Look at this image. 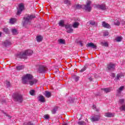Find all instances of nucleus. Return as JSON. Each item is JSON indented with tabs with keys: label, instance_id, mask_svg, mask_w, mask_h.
Masks as SVG:
<instances>
[{
	"label": "nucleus",
	"instance_id": "f257e3e1",
	"mask_svg": "<svg viewBox=\"0 0 125 125\" xmlns=\"http://www.w3.org/2000/svg\"><path fill=\"white\" fill-rule=\"evenodd\" d=\"M33 79V75L29 74H27L25 76H24L22 80V83L24 84H29L30 85H33L35 83H37V80H34V81H31Z\"/></svg>",
	"mask_w": 125,
	"mask_h": 125
},
{
	"label": "nucleus",
	"instance_id": "f03ea898",
	"mask_svg": "<svg viewBox=\"0 0 125 125\" xmlns=\"http://www.w3.org/2000/svg\"><path fill=\"white\" fill-rule=\"evenodd\" d=\"M33 54V50H26L23 53H18L16 55V58H20L21 59H27V56L32 55Z\"/></svg>",
	"mask_w": 125,
	"mask_h": 125
},
{
	"label": "nucleus",
	"instance_id": "7ed1b4c3",
	"mask_svg": "<svg viewBox=\"0 0 125 125\" xmlns=\"http://www.w3.org/2000/svg\"><path fill=\"white\" fill-rule=\"evenodd\" d=\"M36 17L33 15H28L27 17L23 18V21H22V24L24 27H27L31 25V20L34 19Z\"/></svg>",
	"mask_w": 125,
	"mask_h": 125
},
{
	"label": "nucleus",
	"instance_id": "20e7f679",
	"mask_svg": "<svg viewBox=\"0 0 125 125\" xmlns=\"http://www.w3.org/2000/svg\"><path fill=\"white\" fill-rule=\"evenodd\" d=\"M13 97L15 101H17L19 103H22L23 102V96L20 93H16L13 96Z\"/></svg>",
	"mask_w": 125,
	"mask_h": 125
},
{
	"label": "nucleus",
	"instance_id": "39448f33",
	"mask_svg": "<svg viewBox=\"0 0 125 125\" xmlns=\"http://www.w3.org/2000/svg\"><path fill=\"white\" fill-rule=\"evenodd\" d=\"M91 4V1L87 0L86 2V5H83V9L86 11H88V12H90L91 11V6H90Z\"/></svg>",
	"mask_w": 125,
	"mask_h": 125
},
{
	"label": "nucleus",
	"instance_id": "423d86ee",
	"mask_svg": "<svg viewBox=\"0 0 125 125\" xmlns=\"http://www.w3.org/2000/svg\"><path fill=\"white\" fill-rule=\"evenodd\" d=\"M46 70L45 69V66L42 64H38L37 65V72L38 73H45Z\"/></svg>",
	"mask_w": 125,
	"mask_h": 125
},
{
	"label": "nucleus",
	"instance_id": "0eeeda50",
	"mask_svg": "<svg viewBox=\"0 0 125 125\" xmlns=\"http://www.w3.org/2000/svg\"><path fill=\"white\" fill-rule=\"evenodd\" d=\"M65 28L67 30V33H73L74 30L72 28V24H66L65 25Z\"/></svg>",
	"mask_w": 125,
	"mask_h": 125
},
{
	"label": "nucleus",
	"instance_id": "6e6552de",
	"mask_svg": "<svg viewBox=\"0 0 125 125\" xmlns=\"http://www.w3.org/2000/svg\"><path fill=\"white\" fill-rule=\"evenodd\" d=\"M19 7V8L18 9V12L17 13V15L21 14V12H22V11H23V9H24V5L22 3L20 4Z\"/></svg>",
	"mask_w": 125,
	"mask_h": 125
},
{
	"label": "nucleus",
	"instance_id": "1a4fd4ad",
	"mask_svg": "<svg viewBox=\"0 0 125 125\" xmlns=\"http://www.w3.org/2000/svg\"><path fill=\"white\" fill-rule=\"evenodd\" d=\"M86 46L87 47H91V48H93V49H96L97 48L96 45L94 44L93 42L88 43L86 45Z\"/></svg>",
	"mask_w": 125,
	"mask_h": 125
},
{
	"label": "nucleus",
	"instance_id": "9d476101",
	"mask_svg": "<svg viewBox=\"0 0 125 125\" xmlns=\"http://www.w3.org/2000/svg\"><path fill=\"white\" fill-rule=\"evenodd\" d=\"M99 120H100V116L99 115L92 116V118H91V122H98Z\"/></svg>",
	"mask_w": 125,
	"mask_h": 125
},
{
	"label": "nucleus",
	"instance_id": "9b49d317",
	"mask_svg": "<svg viewBox=\"0 0 125 125\" xmlns=\"http://www.w3.org/2000/svg\"><path fill=\"white\" fill-rule=\"evenodd\" d=\"M97 7L98 8H99L100 9H101L102 10H106V9H107V8L106 7V5H105V4H104L98 5L97 6Z\"/></svg>",
	"mask_w": 125,
	"mask_h": 125
},
{
	"label": "nucleus",
	"instance_id": "f8f14e48",
	"mask_svg": "<svg viewBox=\"0 0 125 125\" xmlns=\"http://www.w3.org/2000/svg\"><path fill=\"white\" fill-rule=\"evenodd\" d=\"M105 117H107V118H112L114 117L115 113H111V112H107L104 114Z\"/></svg>",
	"mask_w": 125,
	"mask_h": 125
},
{
	"label": "nucleus",
	"instance_id": "ddd939ff",
	"mask_svg": "<svg viewBox=\"0 0 125 125\" xmlns=\"http://www.w3.org/2000/svg\"><path fill=\"white\" fill-rule=\"evenodd\" d=\"M107 68L108 70H114L115 69V64H113L112 63H110L108 64Z\"/></svg>",
	"mask_w": 125,
	"mask_h": 125
},
{
	"label": "nucleus",
	"instance_id": "4468645a",
	"mask_svg": "<svg viewBox=\"0 0 125 125\" xmlns=\"http://www.w3.org/2000/svg\"><path fill=\"white\" fill-rule=\"evenodd\" d=\"M102 26L103 27H104V28H107V29H109V28H111L110 24H109L107 23H106V22L105 21L102 22Z\"/></svg>",
	"mask_w": 125,
	"mask_h": 125
},
{
	"label": "nucleus",
	"instance_id": "2eb2a0df",
	"mask_svg": "<svg viewBox=\"0 0 125 125\" xmlns=\"http://www.w3.org/2000/svg\"><path fill=\"white\" fill-rule=\"evenodd\" d=\"M124 89H125V86H120L119 88V89L117 90V92L118 94H121V93H122V92L123 91V90H124Z\"/></svg>",
	"mask_w": 125,
	"mask_h": 125
},
{
	"label": "nucleus",
	"instance_id": "dca6fc26",
	"mask_svg": "<svg viewBox=\"0 0 125 125\" xmlns=\"http://www.w3.org/2000/svg\"><path fill=\"white\" fill-rule=\"evenodd\" d=\"M80 26V23L77 21H75L72 27L74 28L75 29L78 28V27Z\"/></svg>",
	"mask_w": 125,
	"mask_h": 125
},
{
	"label": "nucleus",
	"instance_id": "f3484780",
	"mask_svg": "<svg viewBox=\"0 0 125 125\" xmlns=\"http://www.w3.org/2000/svg\"><path fill=\"white\" fill-rule=\"evenodd\" d=\"M44 95L45 97H47V98H49V97L51 96V93L49 91H45L44 92Z\"/></svg>",
	"mask_w": 125,
	"mask_h": 125
},
{
	"label": "nucleus",
	"instance_id": "a211bd4d",
	"mask_svg": "<svg viewBox=\"0 0 125 125\" xmlns=\"http://www.w3.org/2000/svg\"><path fill=\"white\" fill-rule=\"evenodd\" d=\"M16 19L15 18H11V19H10L9 21V23L10 24H12V25H13V24H14L15 23H16Z\"/></svg>",
	"mask_w": 125,
	"mask_h": 125
},
{
	"label": "nucleus",
	"instance_id": "6ab92c4d",
	"mask_svg": "<svg viewBox=\"0 0 125 125\" xmlns=\"http://www.w3.org/2000/svg\"><path fill=\"white\" fill-rule=\"evenodd\" d=\"M16 69L17 71H21V70H23V69H24V65H18L16 66Z\"/></svg>",
	"mask_w": 125,
	"mask_h": 125
},
{
	"label": "nucleus",
	"instance_id": "aec40b11",
	"mask_svg": "<svg viewBox=\"0 0 125 125\" xmlns=\"http://www.w3.org/2000/svg\"><path fill=\"white\" fill-rule=\"evenodd\" d=\"M37 41L38 42H41L42 41V37L41 36H37L36 37Z\"/></svg>",
	"mask_w": 125,
	"mask_h": 125
},
{
	"label": "nucleus",
	"instance_id": "412c9836",
	"mask_svg": "<svg viewBox=\"0 0 125 125\" xmlns=\"http://www.w3.org/2000/svg\"><path fill=\"white\" fill-rule=\"evenodd\" d=\"M38 98L40 102H44V97L43 96H40Z\"/></svg>",
	"mask_w": 125,
	"mask_h": 125
},
{
	"label": "nucleus",
	"instance_id": "4be33fe9",
	"mask_svg": "<svg viewBox=\"0 0 125 125\" xmlns=\"http://www.w3.org/2000/svg\"><path fill=\"white\" fill-rule=\"evenodd\" d=\"M122 40L123 37H122V36H118L116 38V42H122Z\"/></svg>",
	"mask_w": 125,
	"mask_h": 125
},
{
	"label": "nucleus",
	"instance_id": "5701e85b",
	"mask_svg": "<svg viewBox=\"0 0 125 125\" xmlns=\"http://www.w3.org/2000/svg\"><path fill=\"white\" fill-rule=\"evenodd\" d=\"M58 42L61 44H65V41L63 39H59Z\"/></svg>",
	"mask_w": 125,
	"mask_h": 125
},
{
	"label": "nucleus",
	"instance_id": "b1692460",
	"mask_svg": "<svg viewBox=\"0 0 125 125\" xmlns=\"http://www.w3.org/2000/svg\"><path fill=\"white\" fill-rule=\"evenodd\" d=\"M10 44H11V42H10L6 41L4 42V45L5 46H8V45H10Z\"/></svg>",
	"mask_w": 125,
	"mask_h": 125
},
{
	"label": "nucleus",
	"instance_id": "393cba45",
	"mask_svg": "<svg viewBox=\"0 0 125 125\" xmlns=\"http://www.w3.org/2000/svg\"><path fill=\"white\" fill-rule=\"evenodd\" d=\"M77 124L79 125H86L85 122L83 121H79V122H78Z\"/></svg>",
	"mask_w": 125,
	"mask_h": 125
},
{
	"label": "nucleus",
	"instance_id": "a878e982",
	"mask_svg": "<svg viewBox=\"0 0 125 125\" xmlns=\"http://www.w3.org/2000/svg\"><path fill=\"white\" fill-rule=\"evenodd\" d=\"M59 25L61 27H64V21L62 20L60 21L59 23Z\"/></svg>",
	"mask_w": 125,
	"mask_h": 125
},
{
	"label": "nucleus",
	"instance_id": "bb28decb",
	"mask_svg": "<svg viewBox=\"0 0 125 125\" xmlns=\"http://www.w3.org/2000/svg\"><path fill=\"white\" fill-rule=\"evenodd\" d=\"M12 33L13 34V35H17V34H18V32H17V30H16V29H12Z\"/></svg>",
	"mask_w": 125,
	"mask_h": 125
},
{
	"label": "nucleus",
	"instance_id": "cd10ccee",
	"mask_svg": "<svg viewBox=\"0 0 125 125\" xmlns=\"http://www.w3.org/2000/svg\"><path fill=\"white\" fill-rule=\"evenodd\" d=\"M102 90H104V92H106V93H107V92H110L111 91V89L108 88H104V89H102Z\"/></svg>",
	"mask_w": 125,
	"mask_h": 125
},
{
	"label": "nucleus",
	"instance_id": "c85d7f7f",
	"mask_svg": "<svg viewBox=\"0 0 125 125\" xmlns=\"http://www.w3.org/2000/svg\"><path fill=\"white\" fill-rule=\"evenodd\" d=\"M76 7L77 9H80L81 8H83V5H80V4H77L76 6Z\"/></svg>",
	"mask_w": 125,
	"mask_h": 125
},
{
	"label": "nucleus",
	"instance_id": "c756f323",
	"mask_svg": "<svg viewBox=\"0 0 125 125\" xmlns=\"http://www.w3.org/2000/svg\"><path fill=\"white\" fill-rule=\"evenodd\" d=\"M35 93H36V91L34 90H31L29 91V93L30 95H32V96H34V95H35Z\"/></svg>",
	"mask_w": 125,
	"mask_h": 125
},
{
	"label": "nucleus",
	"instance_id": "7c9ffc66",
	"mask_svg": "<svg viewBox=\"0 0 125 125\" xmlns=\"http://www.w3.org/2000/svg\"><path fill=\"white\" fill-rule=\"evenodd\" d=\"M64 3L67 5H70V4H71V2L69 0H64Z\"/></svg>",
	"mask_w": 125,
	"mask_h": 125
},
{
	"label": "nucleus",
	"instance_id": "2f4dec72",
	"mask_svg": "<svg viewBox=\"0 0 125 125\" xmlns=\"http://www.w3.org/2000/svg\"><path fill=\"white\" fill-rule=\"evenodd\" d=\"M23 125H35V124L31 122H29L28 123H24Z\"/></svg>",
	"mask_w": 125,
	"mask_h": 125
},
{
	"label": "nucleus",
	"instance_id": "473e14b6",
	"mask_svg": "<svg viewBox=\"0 0 125 125\" xmlns=\"http://www.w3.org/2000/svg\"><path fill=\"white\" fill-rule=\"evenodd\" d=\"M90 25H91V26H94L95 25V21H89Z\"/></svg>",
	"mask_w": 125,
	"mask_h": 125
},
{
	"label": "nucleus",
	"instance_id": "72a5a7b5",
	"mask_svg": "<svg viewBox=\"0 0 125 125\" xmlns=\"http://www.w3.org/2000/svg\"><path fill=\"white\" fill-rule=\"evenodd\" d=\"M86 70V66H84L81 70L80 73H83V72H84Z\"/></svg>",
	"mask_w": 125,
	"mask_h": 125
},
{
	"label": "nucleus",
	"instance_id": "f704fd0d",
	"mask_svg": "<svg viewBox=\"0 0 125 125\" xmlns=\"http://www.w3.org/2000/svg\"><path fill=\"white\" fill-rule=\"evenodd\" d=\"M57 107H55L52 110V114H55L56 113V111H57Z\"/></svg>",
	"mask_w": 125,
	"mask_h": 125
},
{
	"label": "nucleus",
	"instance_id": "c9c22d12",
	"mask_svg": "<svg viewBox=\"0 0 125 125\" xmlns=\"http://www.w3.org/2000/svg\"><path fill=\"white\" fill-rule=\"evenodd\" d=\"M109 35V32L107 31L104 32V37H107V36Z\"/></svg>",
	"mask_w": 125,
	"mask_h": 125
},
{
	"label": "nucleus",
	"instance_id": "e433bc0d",
	"mask_svg": "<svg viewBox=\"0 0 125 125\" xmlns=\"http://www.w3.org/2000/svg\"><path fill=\"white\" fill-rule=\"evenodd\" d=\"M74 100L72 99V98H69V100L68 101V103H73V102H74Z\"/></svg>",
	"mask_w": 125,
	"mask_h": 125
},
{
	"label": "nucleus",
	"instance_id": "4c0bfd02",
	"mask_svg": "<svg viewBox=\"0 0 125 125\" xmlns=\"http://www.w3.org/2000/svg\"><path fill=\"white\" fill-rule=\"evenodd\" d=\"M119 103H120V104H124V102H125V99H121L119 100Z\"/></svg>",
	"mask_w": 125,
	"mask_h": 125
},
{
	"label": "nucleus",
	"instance_id": "58836bf2",
	"mask_svg": "<svg viewBox=\"0 0 125 125\" xmlns=\"http://www.w3.org/2000/svg\"><path fill=\"white\" fill-rule=\"evenodd\" d=\"M3 31H4V32H5V33L7 34L8 33V32L9 31V30L8 29V28L5 27V28H3Z\"/></svg>",
	"mask_w": 125,
	"mask_h": 125
},
{
	"label": "nucleus",
	"instance_id": "ea45409f",
	"mask_svg": "<svg viewBox=\"0 0 125 125\" xmlns=\"http://www.w3.org/2000/svg\"><path fill=\"white\" fill-rule=\"evenodd\" d=\"M115 25H116V26H120L121 23L120 22V21H115L114 22Z\"/></svg>",
	"mask_w": 125,
	"mask_h": 125
},
{
	"label": "nucleus",
	"instance_id": "a19ab883",
	"mask_svg": "<svg viewBox=\"0 0 125 125\" xmlns=\"http://www.w3.org/2000/svg\"><path fill=\"white\" fill-rule=\"evenodd\" d=\"M120 110H122V111H125V104L122 105V106L120 107Z\"/></svg>",
	"mask_w": 125,
	"mask_h": 125
},
{
	"label": "nucleus",
	"instance_id": "79ce46f5",
	"mask_svg": "<svg viewBox=\"0 0 125 125\" xmlns=\"http://www.w3.org/2000/svg\"><path fill=\"white\" fill-rule=\"evenodd\" d=\"M6 85L7 87H10V83L9 82H6Z\"/></svg>",
	"mask_w": 125,
	"mask_h": 125
},
{
	"label": "nucleus",
	"instance_id": "37998d69",
	"mask_svg": "<svg viewBox=\"0 0 125 125\" xmlns=\"http://www.w3.org/2000/svg\"><path fill=\"white\" fill-rule=\"evenodd\" d=\"M120 78H122V74H118L117 75V80H119Z\"/></svg>",
	"mask_w": 125,
	"mask_h": 125
},
{
	"label": "nucleus",
	"instance_id": "c03bdc74",
	"mask_svg": "<svg viewBox=\"0 0 125 125\" xmlns=\"http://www.w3.org/2000/svg\"><path fill=\"white\" fill-rule=\"evenodd\" d=\"M79 79H80V77H79L78 76L74 77V80L76 82H78V81H79Z\"/></svg>",
	"mask_w": 125,
	"mask_h": 125
},
{
	"label": "nucleus",
	"instance_id": "a18cd8bd",
	"mask_svg": "<svg viewBox=\"0 0 125 125\" xmlns=\"http://www.w3.org/2000/svg\"><path fill=\"white\" fill-rule=\"evenodd\" d=\"M44 119H45V120H48V119H49V116H48V115H45L44 116Z\"/></svg>",
	"mask_w": 125,
	"mask_h": 125
},
{
	"label": "nucleus",
	"instance_id": "49530a36",
	"mask_svg": "<svg viewBox=\"0 0 125 125\" xmlns=\"http://www.w3.org/2000/svg\"><path fill=\"white\" fill-rule=\"evenodd\" d=\"M103 45H104V46H108V43L104 42V43H103Z\"/></svg>",
	"mask_w": 125,
	"mask_h": 125
},
{
	"label": "nucleus",
	"instance_id": "de8ad7c7",
	"mask_svg": "<svg viewBox=\"0 0 125 125\" xmlns=\"http://www.w3.org/2000/svg\"><path fill=\"white\" fill-rule=\"evenodd\" d=\"M110 76H111V77L114 78V77H116V74H115L114 73H111Z\"/></svg>",
	"mask_w": 125,
	"mask_h": 125
},
{
	"label": "nucleus",
	"instance_id": "09e8293b",
	"mask_svg": "<svg viewBox=\"0 0 125 125\" xmlns=\"http://www.w3.org/2000/svg\"><path fill=\"white\" fill-rule=\"evenodd\" d=\"M3 114L5 115L7 117H8L9 118H11V116H9L8 114H6V113L3 112Z\"/></svg>",
	"mask_w": 125,
	"mask_h": 125
},
{
	"label": "nucleus",
	"instance_id": "8fccbe9b",
	"mask_svg": "<svg viewBox=\"0 0 125 125\" xmlns=\"http://www.w3.org/2000/svg\"><path fill=\"white\" fill-rule=\"evenodd\" d=\"M88 80H89V81H90V82H91V81H92V78H91V77H90V78H88Z\"/></svg>",
	"mask_w": 125,
	"mask_h": 125
},
{
	"label": "nucleus",
	"instance_id": "3c124183",
	"mask_svg": "<svg viewBox=\"0 0 125 125\" xmlns=\"http://www.w3.org/2000/svg\"><path fill=\"white\" fill-rule=\"evenodd\" d=\"M80 44H81V46H83V43L82 42H80Z\"/></svg>",
	"mask_w": 125,
	"mask_h": 125
},
{
	"label": "nucleus",
	"instance_id": "603ef678",
	"mask_svg": "<svg viewBox=\"0 0 125 125\" xmlns=\"http://www.w3.org/2000/svg\"><path fill=\"white\" fill-rule=\"evenodd\" d=\"M93 108H95V105H93Z\"/></svg>",
	"mask_w": 125,
	"mask_h": 125
},
{
	"label": "nucleus",
	"instance_id": "864d4df0",
	"mask_svg": "<svg viewBox=\"0 0 125 125\" xmlns=\"http://www.w3.org/2000/svg\"><path fill=\"white\" fill-rule=\"evenodd\" d=\"M81 120H82V118H80L79 119V121H81Z\"/></svg>",
	"mask_w": 125,
	"mask_h": 125
},
{
	"label": "nucleus",
	"instance_id": "5fc2aeb1",
	"mask_svg": "<svg viewBox=\"0 0 125 125\" xmlns=\"http://www.w3.org/2000/svg\"><path fill=\"white\" fill-rule=\"evenodd\" d=\"M1 36V33L0 32V37Z\"/></svg>",
	"mask_w": 125,
	"mask_h": 125
},
{
	"label": "nucleus",
	"instance_id": "6e6d98bb",
	"mask_svg": "<svg viewBox=\"0 0 125 125\" xmlns=\"http://www.w3.org/2000/svg\"><path fill=\"white\" fill-rule=\"evenodd\" d=\"M85 121H86V122H87V119H86Z\"/></svg>",
	"mask_w": 125,
	"mask_h": 125
}]
</instances>
